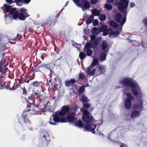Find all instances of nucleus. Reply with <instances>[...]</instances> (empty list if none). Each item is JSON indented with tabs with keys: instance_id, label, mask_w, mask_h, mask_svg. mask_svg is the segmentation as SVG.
I'll return each mask as SVG.
<instances>
[{
	"instance_id": "obj_26",
	"label": "nucleus",
	"mask_w": 147,
	"mask_h": 147,
	"mask_svg": "<svg viewBox=\"0 0 147 147\" xmlns=\"http://www.w3.org/2000/svg\"><path fill=\"white\" fill-rule=\"evenodd\" d=\"M59 15V14H57V15L55 16H53L51 17L50 19L51 20V23H52L53 24H55L57 21V19Z\"/></svg>"
},
{
	"instance_id": "obj_52",
	"label": "nucleus",
	"mask_w": 147,
	"mask_h": 147,
	"mask_svg": "<svg viewBox=\"0 0 147 147\" xmlns=\"http://www.w3.org/2000/svg\"><path fill=\"white\" fill-rule=\"evenodd\" d=\"M78 109V108L76 106L73 107L71 109V111H73L74 112H75V111H76V113Z\"/></svg>"
},
{
	"instance_id": "obj_62",
	"label": "nucleus",
	"mask_w": 147,
	"mask_h": 147,
	"mask_svg": "<svg viewBox=\"0 0 147 147\" xmlns=\"http://www.w3.org/2000/svg\"><path fill=\"white\" fill-rule=\"evenodd\" d=\"M131 7H134L135 6V4L134 3L131 2L130 4Z\"/></svg>"
},
{
	"instance_id": "obj_25",
	"label": "nucleus",
	"mask_w": 147,
	"mask_h": 147,
	"mask_svg": "<svg viewBox=\"0 0 147 147\" xmlns=\"http://www.w3.org/2000/svg\"><path fill=\"white\" fill-rule=\"evenodd\" d=\"M109 25L114 28H117L118 27V24L113 20H111L109 21Z\"/></svg>"
},
{
	"instance_id": "obj_5",
	"label": "nucleus",
	"mask_w": 147,
	"mask_h": 147,
	"mask_svg": "<svg viewBox=\"0 0 147 147\" xmlns=\"http://www.w3.org/2000/svg\"><path fill=\"white\" fill-rule=\"evenodd\" d=\"M142 105V100H140L138 103L134 105V109L135 110L133 111L131 114L130 117L131 118H134L139 117L143 109Z\"/></svg>"
},
{
	"instance_id": "obj_1",
	"label": "nucleus",
	"mask_w": 147,
	"mask_h": 147,
	"mask_svg": "<svg viewBox=\"0 0 147 147\" xmlns=\"http://www.w3.org/2000/svg\"><path fill=\"white\" fill-rule=\"evenodd\" d=\"M82 113L83 120L87 123L84 126L85 129L93 134H100L101 132L98 130V127L95 131L96 125L93 124L92 123L94 120L92 115H91L89 111L86 109L83 110Z\"/></svg>"
},
{
	"instance_id": "obj_53",
	"label": "nucleus",
	"mask_w": 147,
	"mask_h": 147,
	"mask_svg": "<svg viewBox=\"0 0 147 147\" xmlns=\"http://www.w3.org/2000/svg\"><path fill=\"white\" fill-rule=\"evenodd\" d=\"M98 0H91L90 2L92 4H95L97 3Z\"/></svg>"
},
{
	"instance_id": "obj_54",
	"label": "nucleus",
	"mask_w": 147,
	"mask_h": 147,
	"mask_svg": "<svg viewBox=\"0 0 147 147\" xmlns=\"http://www.w3.org/2000/svg\"><path fill=\"white\" fill-rule=\"evenodd\" d=\"M90 49V48L85 45L84 48V52H86V51L89 50Z\"/></svg>"
},
{
	"instance_id": "obj_17",
	"label": "nucleus",
	"mask_w": 147,
	"mask_h": 147,
	"mask_svg": "<svg viewBox=\"0 0 147 147\" xmlns=\"http://www.w3.org/2000/svg\"><path fill=\"white\" fill-rule=\"evenodd\" d=\"M119 32L118 31H111L109 34V36L111 38L116 37L119 35Z\"/></svg>"
},
{
	"instance_id": "obj_49",
	"label": "nucleus",
	"mask_w": 147,
	"mask_h": 147,
	"mask_svg": "<svg viewBox=\"0 0 147 147\" xmlns=\"http://www.w3.org/2000/svg\"><path fill=\"white\" fill-rule=\"evenodd\" d=\"M102 32H103V34L105 36L107 35L109 33V31L108 29H107Z\"/></svg>"
},
{
	"instance_id": "obj_38",
	"label": "nucleus",
	"mask_w": 147,
	"mask_h": 147,
	"mask_svg": "<svg viewBox=\"0 0 147 147\" xmlns=\"http://www.w3.org/2000/svg\"><path fill=\"white\" fill-rule=\"evenodd\" d=\"M91 105L90 103H84L83 105V107L86 109H88L90 108Z\"/></svg>"
},
{
	"instance_id": "obj_18",
	"label": "nucleus",
	"mask_w": 147,
	"mask_h": 147,
	"mask_svg": "<svg viewBox=\"0 0 147 147\" xmlns=\"http://www.w3.org/2000/svg\"><path fill=\"white\" fill-rule=\"evenodd\" d=\"M67 122H69L74 123V121H76L77 118H75V116H73L69 115H67L66 117Z\"/></svg>"
},
{
	"instance_id": "obj_41",
	"label": "nucleus",
	"mask_w": 147,
	"mask_h": 147,
	"mask_svg": "<svg viewBox=\"0 0 147 147\" xmlns=\"http://www.w3.org/2000/svg\"><path fill=\"white\" fill-rule=\"evenodd\" d=\"M105 7L107 10H111L112 8V7L110 5L106 4L105 5Z\"/></svg>"
},
{
	"instance_id": "obj_43",
	"label": "nucleus",
	"mask_w": 147,
	"mask_h": 147,
	"mask_svg": "<svg viewBox=\"0 0 147 147\" xmlns=\"http://www.w3.org/2000/svg\"><path fill=\"white\" fill-rule=\"evenodd\" d=\"M43 137L45 138L47 142H50L51 141L50 136L49 135L47 134V136L46 135L44 134Z\"/></svg>"
},
{
	"instance_id": "obj_57",
	"label": "nucleus",
	"mask_w": 147,
	"mask_h": 147,
	"mask_svg": "<svg viewBox=\"0 0 147 147\" xmlns=\"http://www.w3.org/2000/svg\"><path fill=\"white\" fill-rule=\"evenodd\" d=\"M7 2L9 4H10L12 3H14V2L13 1H12V0H6Z\"/></svg>"
},
{
	"instance_id": "obj_24",
	"label": "nucleus",
	"mask_w": 147,
	"mask_h": 147,
	"mask_svg": "<svg viewBox=\"0 0 147 147\" xmlns=\"http://www.w3.org/2000/svg\"><path fill=\"white\" fill-rule=\"evenodd\" d=\"M83 3V7L86 9H87L90 7V5L89 2L86 0L82 1Z\"/></svg>"
},
{
	"instance_id": "obj_11",
	"label": "nucleus",
	"mask_w": 147,
	"mask_h": 147,
	"mask_svg": "<svg viewBox=\"0 0 147 147\" xmlns=\"http://www.w3.org/2000/svg\"><path fill=\"white\" fill-rule=\"evenodd\" d=\"M62 110L59 113V116H64L66 114H67L70 111V108L67 105H64L61 108Z\"/></svg>"
},
{
	"instance_id": "obj_29",
	"label": "nucleus",
	"mask_w": 147,
	"mask_h": 147,
	"mask_svg": "<svg viewBox=\"0 0 147 147\" xmlns=\"http://www.w3.org/2000/svg\"><path fill=\"white\" fill-rule=\"evenodd\" d=\"M3 77H0V89L1 90L4 88H7L8 86L7 85H6L5 84H3L2 83L1 78Z\"/></svg>"
},
{
	"instance_id": "obj_23",
	"label": "nucleus",
	"mask_w": 147,
	"mask_h": 147,
	"mask_svg": "<svg viewBox=\"0 0 147 147\" xmlns=\"http://www.w3.org/2000/svg\"><path fill=\"white\" fill-rule=\"evenodd\" d=\"M32 94L34 97L36 96L37 98H43L44 97V96H43L42 94H41V92L38 91H37L36 92H34Z\"/></svg>"
},
{
	"instance_id": "obj_47",
	"label": "nucleus",
	"mask_w": 147,
	"mask_h": 147,
	"mask_svg": "<svg viewBox=\"0 0 147 147\" xmlns=\"http://www.w3.org/2000/svg\"><path fill=\"white\" fill-rule=\"evenodd\" d=\"M92 30L94 33L96 34L99 33L98 28L94 27L93 28Z\"/></svg>"
},
{
	"instance_id": "obj_44",
	"label": "nucleus",
	"mask_w": 147,
	"mask_h": 147,
	"mask_svg": "<svg viewBox=\"0 0 147 147\" xmlns=\"http://www.w3.org/2000/svg\"><path fill=\"white\" fill-rule=\"evenodd\" d=\"M15 1L18 5L21 6L22 5V3L23 2V0H15Z\"/></svg>"
},
{
	"instance_id": "obj_31",
	"label": "nucleus",
	"mask_w": 147,
	"mask_h": 147,
	"mask_svg": "<svg viewBox=\"0 0 147 147\" xmlns=\"http://www.w3.org/2000/svg\"><path fill=\"white\" fill-rule=\"evenodd\" d=\"M107 54L105 52H102L100 58V60L102 61H104L106 60Z\"/></svg>"
},
{
	"instance_id": "obj_60",
	"label": "nucleus",
	"mask_w": 147,
	"mask_h": 147,
	"mask_svg": "<svg viewBox=\"0 0 147 147\" xmlns=\"http://www.w3.org/2000/svg\"><path fill=\"white\" fill-rule=\"evenodd\" d=\"M86 45L90 48L91 47H92V44L91 42L87 43Z\"/></svg>"
},
{
	"instance_id": "obj_46",
	"label": "nucleus",
	"mask_w": 147,
	"mask_h": 147,
	"mask_svg": "<svg viewBox=\"0 0 147 147\" xmlns=\"http://www.w3.org/2000/svg\"><path fill=\"white\" fill-rule=\"evenodd\" d=\"M85 52H86L87 55L88 56H91L92 53V51L91 49L86 51Z\"/></svg>"
},
{
	"instance_id": "obj_37",
	"label": "nucleus",
	"mask_w": 147,
	"mask_h": 147,
	"mask_svg": "<svg viewBox=\"0 0 147 147\" xmlns=\"http://www.w3.org/2000/svg\"><path fill=\"white\" fill-rule=\"evenodd\" d=\"M86 54L83 52H80L79 54V57L81 59H83L86 57Z\"/></svg>"
},
{
	"instance_id": "obj_14",
	"label": "nucleus",
	"mask_w": 147,
	"mask_h": 147,
	"mask_svg": "<svg viewBox=\"0 0 147 147\" xmlns=\"http://www.w3.org/2000/svg\"><path fill=\"white\" fill-rule=\"evenodd\" d=\"M43 68L42 64L40 65H37L32 67V72H41Z\"/></svg>"
},
{
	"instance_id": "obj_12",
	"label": "nucleus",
	"mask_w": 147,
	"mask_h": 147,
	"mask_svg": "<svg viewBox=\"0 0 147 147\" xmlns=\"http://www.w3.org/2000/svg\"><path fill=\"white\" fill-rule=\"evenodd\" d=\"M4 6L5 7V9L6 10V12L8 13L9 12L10 14L11 15H13L14 13L16 12L17 11L16 10V9L15 8H12L11 6H9L7 5L6 4H5L4 5Z\"/></svg>"
},
{
	"instance_id": "obj_3",
	"label": "nucleus",
	"mask_w": 147,
	"mask_h": 147,
	"mask_svg": "<svg viewBox=\"0 0 147 147\" xmlns=\"http://www.w3.org/2000/svg\"><path fill=\"white\" fill-rule=\"evenodd\" d=\"M119 83L120 84L130 87L133 95L136 97L138 98L140 92L139 87L136 81L134 82V80L131 78H125L123 80H121Z\"/></svg>"
},
{
	"instance_id": "obj_19",
	"label": "nucleus",
	"mask_w": 147,
	"mask_h": 147,
	"mask_svg": "<svg viewBox=\"0 0 147 147\" xmlns=\"http://www.w3.org/2000/svg\"><path fill=\"white\" fill-rule=\"evenodd\" d=\"M15 84L14 83H9V84L8 86V88L10 90H14L18 88V85L16 84L15 86Z\"/></svg>"
},
{
	"instance_id": "obj_64",
	"label": "nucleus",
	"mask_w": 147,
	"mask_h": 147,
	"mask_svg": "<svg viewBox=\"0 0 147 147\" xmlns=\"http://www.w3.org/2000/svg\"><path fill=\"white\" fill-rule=\"evenodd\" d=\"M73 1L76 3L79 2L81 0H73Z\"/></svg>"
},
{
	"instance_id": "obj_40",
	"label": "nucleus",
	"mask_w": 147,
	"mask_h": 147,
	"mask_svg": "<svg viewBox=\"0 0 147 147\" xmlns=\"http://www.w3.org/2000/svg\"><path fill=\"white\" fill-rule=\"evenodd\" d=\"M79 79L83 80L85 78V76L83 73H80L79 75Z\"/></svg>"
},
{
	"instance_id": "obj_16",
	"label": "nucleus",
	"mask_w": 147,
	"mask_h": 147,
	"mask_svg": "<svg viewBox=\"0 0 147 147\" xmlns=\"http://www.w3.org/2000/svg\"><path fill=\"white\" fill-rule=\"evenodd\" d=\"M98 70L99 71V73L96 72V74L97 76L102 74L105 72V68L104 66L102 65H100L98 67Z\"/></svg>"
},
{
	"instance_id": "obj_9",
	"label": "nucleus",
	"mask_w": 147,
	"mask_h": 147,
	"mask_svg": "<svg viewBox=\"0 0 147 147\" xmlns=\"http://www.w3.org/2000/svg\"><path fill=\"white\" fill-rule=\"evenodd\" d=\"M58 111H56L53 114L52 116L53 117V121L55 122L65 123L67 122L66 118L65 117H59Z\"/></svg>"
},
{
	"instance_id": "obj_6",
	"label": "nucleus",
	"mask_w": 147,
	"mask_h": 147,
	"mask_svg": "<svg viewBox=\"0 0 147 147\" xmlns=\"http://www.w3.org/2000/svg\"><path fill=\"white\" fill-rule=\"evenodd\" d=\"M2 59L0 61V72L2 75H4L8 70V68L7 67V64L6 60L4 58V53L1 55Z\"/></svg>"
},
{
	"instance_id": "obj_35",
	"label": "nucleus",
	"mask_w": 147,
	"mask_h": 147,
	"mask_svg": "<svg viewBox=\"0 0 147 147\" xmlns=\"http://www.w3.org/2000/svg\"><path fill=\"white\" fill-rule=\"evenodd\" d=\"M75 125L76 126L80 127H82L83 126V123L80 120H78L76 122Z\"/></svg>"
},
{
	"instance_id": "obj_63",
	"label": "nucleus",
	"mask_w": 147,
	"mask_h": 147,
	"mask_svg": "<svg viewBox=\"0 0 147 147\" xmlns=\"http://www.w3.org/2000/svg\"><path fill=\"white\" fill-rule=\"evenodd\" d=\"M31 0H24V2L25 3L28 4L30 1Z\"/></svg>"
},
{
	"instance_id": "obj_56",
	"label": "nucleus",
	"mask_w": 147,
	"mask_h": 147,
	"mask_svg": "<svg viewBox=\"0 0 147 147\" xmlns=\"http://www.w3.org/2000/svg\"><path fill=\"white\" fill-rule=\"evenodd\" d=\"M95 39V36L94 35H92L91 36V41H93L94 40H96Z\"/></svg>"
},
{
	"instance_id": "obj_20",
	"label": "nucleus",
	"mask_w": 147,
	"mask_h": 147,
	"mask_svg": "<svg viewBox=\"0 0 147 147\" xmlns=\"http://www.w3.org/2000/svg\"><path fill=\"white\" fill-rule=\"evenodd\" d=\"M76 82V80L74 79H71L68 81H65V84L66 86H70L74 84Z\"/></svg>"
},
{
	"instance_id": "obj_34",
	"label": "nucleus",
	"mask_w": 147,
	"mask_h": 147,
	"mask_svg": "<svg viewBox=\"0 0 147 147\" xmlns=\"http://www.w3.org/2000/svg\"><path fill=\"white\" fill-rule=\"evenodd\" d=\"M108 26L106 25H102L100 27L99 29V32H101L107 29Z\"/></svg>"
},
{
	"instance_id": "obj_30",
	"label": "nucleus",
	"mask_w": 147,
	"mask_h": 147,
	"mask_svg": "<svg viewBox=\"0 0 147 147\" xmlns=\"http://www.w3.org/2000/svg\"><path fill=\"white\" fill-rule=\"evenodd\" d=\"M108 46V44L107 43L106 41L104 40L102 42L101 45L102 49L104 50H105Z\"/></svg>"
},
{
	"instance_id": "obj_50",
	"label": "nucleus",
	"mask_w": 147,
	"mask_h": 147,
	"mask_svg": "<svg viewBox=\"0 0 147 147\" xmlns=\"http://www.w3.org/2000/svg\"><path fill=\"white\" fill-rule=\"evenodd\" d=\"M97 12V10L96 9H94L92 10V13L94 16H96V13Z\"/></svg>"
},
{
	"instance_id": "obj_13",
	"label": "nucleus",
	"mask_w": 147,
	"mask_h": 147,
	"mask_svg": "<svg viewBox=\"0 0 147 147\" xmlns=\"http://www.w3.org/2000/svg\"><path fill=\"white\" fill-rule=\"evenodd\" d=\"M57 77V76L55 75V73L54 74L51 73L50 78L52 81V82H51V87H55L56 86V83L57 81L56 79Z\"/></svg>"
},
{
	"instance_id": "obj_10",
	"label": "nucleus",
	"mask_w": 147,
	"mask_h": 147,
	"mask_svg": "<svg viewBox=\"0 0 147 147\" xmlns=\"http://www.w3.org/2000/svg\"><path fill=\"white\" fill-rule=\"evenodd\" d=\"M29 16L28 14L27 10L24 8H22L20 10L19 19L21 20H24L26 18Z\"/></svg>"
},
{
	"instance_id": "obj_42",
	"label": "nucleus",
	"mask_w": 147,
	"mask_h": 147,
	"mask_svg": "<svg viewBox=\"0 0 147 147\" xmlns=\"http://www.w3.org/2000/svg\"><path fill=\"white\" fill-rule=\"evenodd\" d=\"M22 38V35L19 34H17V36L14 39L15 40L20 41L21 38Z\"/></svg>"
},
{
	"instance_id": "obj_27",
	"label": "nucleus",
	"mask_w": 147,
	"mask_h": 147,
	"mask_svg": "<svg viewBox=\"0 0 147 147\" xmlns=\"http://www.w3.org/2000/svg\"><path fill=\"white\" fill-rule=\"evenodd\" d=\"M28 99L30 101V102H29L30 104L33 105H34V101L35 100V98L34 96L33 95H32V94H31L30 96L28 97Z\"/></svg>"
},
{
	"instance_id": "obj_22",
	"label": "nucleus",
	"mask_w": 147,
	"mask_h": 147,
	"mask_svg": "<svg viewBox=\"0 0 147 147\" xmlns=\"http://www.w3.org/2000/svg\"><path fill=\"white\" fill-rule=\"evenodd\" d=\"M33 86L34 87L40 88L42 90V83L41 82L38 81H35L32 84Z\"/></svg>"
},
{
	"instance_id": "obj_48",
	"label": "nucleus",
	"mask_w": 147,
	"mask_h": 147,
	"mask_svg": "<svg viewBox=\"0 0 147 147\" xmlns=\"http://www.w3.org/2000/svg\"><path fill=\"white\" fill-rule=\"evenodd\" d=\"M28 94V93L27 91L26 90L25 88L24 87L23 88V92L22 93V94L25 96H27Z\"/></svg>"
},
{
	"instance_id": "obj_45",
	"label": "nucleus",
	"mask_w": 147,
	"mask_h": 147,
	"mask_svg": "<svg viewBox=\"0 0 147 147\" xmlns=\"http://www.w3.org/2000/svg\"><path fill=\"white\" fill-rule=\"evenodd\" d=\"M106 16L104 14H101L99 18V19L101 21L105 20L106 19Z\"/></svg>"
},
{
	"instance_id": "obj_58",
	"label": "nucleus",
	"mask_w": 147,
	"mask_h": 147,
	"mask_svg": "<svg viewBox=\"0 0 147 147\" xmlns=\"http://www.w3.org/2000/svg\"><path fill=\"white\" fill-rule=\"evenodd\" d=\"M120 145L119 146V147H127V146L123 143H120Z\"/></svg>"
},
{
	"instance_id": "obj_21",
	"label": "nucleus",
	"mask_w": 147,
	"mask_h": 147,
	"mask_svg": "<svg viewBox=\"0 0 147 147\" xmlns=\"http://www.w3.org/2000/svg\"><path fill=\"white\" fill-rule=\"evenodd\" d=\"M33 72L32 71L28 72V74L26 77L27 79L32 80L34 78L35 75V74L33 73Z\"/></svg>"
},
{
	"instance_id": "obj_4",
	"label": "nucleus",
	"mask_w": 147,
	"mask_h": 147,
	"mask_svg": "<svg viewBox=\"0 0 147 147\" xmlns=\"http://www.w3.org/2000/svg\"><path fill=\"white\" fill-rule=\"evenodd\" d=\"M29 107H26L23 111V113L22 115V117L23 120V122L25 124V125L28 126L31 124V122L27 118V115L28 114L31 115L35 114L36 113V110L29 109Z\"/></svg>"
},
{
	"instance_id": "obj_33",
	"label": "nucleus",
	"mask_w": 147,
	"mask_h": 147,
	"mask_svg": "<svg viewBox=\"0 0 147 147\" xmlns=\"http://www.w3.org/2000/svg\"><path fill=\"white\" fill-rule=\"evenodd\" d=\"M94 19V16L92 15H90L88 19L86 20V23L87 24H90L92 22Z\"/></svg>"
},
{
	"instance_id": "obj_28",
	"label": "nucleus",
	"mask_w": 147,
	"mask_h": 147,
	"mask_svg": "<svg viewBox=\"0 0 147 147\" xmlns=\"http://www.w3.org/2000/svg\"><path fill=\"white\" fill-rule=\"evenodd\" d=\"M82 99L81 100L83 102L87 103L90 101V100L88 99V97L84 94H83L81 97Z\"/></svg>"
},
{
	"instance_id": "obj_59",
	"label": "nucleus",
	"mask_w": 147,
	"mask_h": 147,
	"mask_svg": "<svg viewBox=\"0 0 147 147\" xmlns=\"http://www.w3.org/2000/svg\"><path fill=\"white\" fill-rule=\"evenodd\" d=\"M49 123L52 125H55L56 124V123H53L51 121V118L50 119V121L49 122Z\"/></svg>"
},
{
	"instance_id": "obj_55",
	"label": "nucleus",
	"mask_w": 147,
	"mask_h": 147,
	"mask_svg": "<svg viewBox=\"0 0 147 147\" xmlns=\"http://www.w3.org/2000/svg\"><path fill=\"white\" fill-rule=\"evenodd\" d=\"M98 22L97 20H94L93 24L94 26H96L98 25Z\"/></svg>"
},
{
	"instance_id": "obj_2",
	"label": "nucleus",
	"mask_w": 147,
	"mask_h": 147,
	"mask_svg": "<svg viewBox=\"0 0 147 147\" xmlns=\"http://www.w3.org/2000/svg\"><path fill=\"white\" fill-rule=\"evenodd\" d=\"M128 3V1L126 0H121L119 2L118 9L122 13L125 14V17L121 21V19L122 18L121 14L119 13H117L115 15V21L118 23H120L121 26H123L126 21V10Z\"/></svg>"
},
{
	"instance_id": "obj_51",
	"label": "nucleus",
	"mask_w": 147,
	"mask_h": 147,
	"mask_svg": "<svg viewBox=\"0 0 147 147\" xmlns=\"http://www.w3.org/2000/svg\"><path fill=\"white\" fill-rule=\"evenodd\" d=\"M67 115H70L73 116H75L76 115V111L74 112L73 111H71V112L69 113V112L67 114Z\"/></svg>"
},
{
	"instance_id": "obj_15",
	"label": "nucleus",
	"mask_w": 147,
	"mask_h": 147,
	"mask_svg": "<svg viewBox=\"0 0 147 147\" xmlns=\"http://www.w3.org/2000/svg\"><path fill=\"white\" fill-rule=\"evenodd\" d=\"M43 67L46 68L50 70L51 73L54 74V72L53 70V65L51 63H48L47 64H42Z\"/></svg>"
},
{
	"instance_id": "obj_61",
	"label": "nucleus",
	"mask_w": 147,
	"mask_h": 147,
	"mask_svg": "<svg viewBox=\"0 0 147 147\" xmlns=\"http://www.w3.org/2000/svg\"><path fill=\"white\" fill-rule=\"evenodd\" d=\"M29 80V79H26L25 80H24L23 81V83H24V82H27V83H28L29 82V81L30 80Z\"/></svg>"
},
{
	"instance_id": "obj_36",
	"label": "nucleus",
	"mask_w": 147,
	"mask_h": 147,
	"mask_svg": "<svg viewBox=\"0 0 147 147\" xmlns=\"http://www.w3.org/2000/svg\"><path fill=\"white\" fill-rule=\"evenodd\" d=\"M85 90V88L84 86H80L78 90L79 94H82Z\"/></svg>"
},
{
	"instance_id": "obj_32",
	"label": "nucleus",
	"mask_w": 147,
	"mask_h": 147,
	"mask_svg": "<svg viewBox=\"0 0 147 147\" xmlns=\"http://www.w3.org/2000/svg\"><path fill=\"white\" fill-rule=\"evenodd\" d=\"M91 43L92 45V48H96L97 46L98 41L97 40L91 41Z\"/></svg>"
},
{
	"instance_id": "obj_7",
	"label": "nucleus",
	"mask_w": 147,
	"mask_h": 147,
	"mask_svg": "<svg viewBox=\"0 0 147 147\" xmlns=\"http://www.w3.org/2000/svg\"><path fill=\"white\" fill-rule=\"evenodd\" d=\"M126 95L127 98L124 101V106L126 109H129L131 107V102L134 100V97L129 92L127 93Z\"/></svg>"
},
{
	"instance_id": "obj_8",
	"label": "nucleus",
	"mask_w": 147,
	"mask_h": 147,
	"mask_svg": "<svg viewBox=\"0 0 147 147\" xmlns=\"http://www.w3.org/2000/svg\"><path fill=\"white\" fill-rule=\"evenodd\" d=\"M98 65V60L97 59H94L92 62L91 65L87 67V72L88 74L90 75L94 76L95 73L96 69H94L92 70V71L91 70L93 68V66H95L96 65Z\"/></svg>"
},
{
	"instance_id": "obj_39",
	"label": "nucleus",
	"mask_w": 147,
	"mask_h": 147,
	"mask_svg": "<svg viewBox=\"0 0 147 147\" xmlns=\"http://www.w3.org/2000/svg\"><path fill=\"white\" fill-rule=\"evenodd\" d=\"M19 12L18 11H17L12 15L14 19H16L19 18Z\"/></svg>"
}]
</instances>
